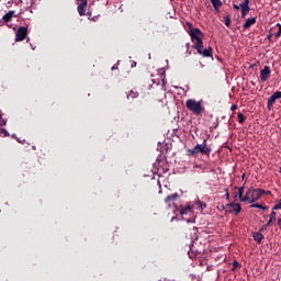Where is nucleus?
<instances>
[{
	"label": "nucleus",
	"mask_w": 281,
	"mask_h": 281,
	"mask_svg": "<svg viewBox=\"0 0 281 281\" xmlns=\"http://www.w3.org/2000/svg\"><path fill=\"white\" fill-rule=\"evenodd\" d=\"M188 34L191 37V42L193 43V49H195L198 54H200V56H203L204 58H212V46L203 48V38L205 37L203 31L196 27L194 30L188 31Z\"/></svg>",
	"instance_id": "obj_1"
},
{
	"label": "nucleus",
	"mask_w": 281,
	"mask_h": 281,
	"mask_svg": "<svg viewBox=\"0 0 281 281\" xmlns=\"http://www.w3.org/2000/svg\"><path fill=\"white\" fill-rule=\"evenodd\" d=\"M211 153L212 148L207 146V138H205L202 144H198L194 148L187 150L188 157H196L199 154L210 157Z\"/></svg>",
	"instance_id": "obj_2"
},
{
	"label": "nucleus",
	"mask_w": 281,
	"mask_h": 281,
	"mask_svg": "<svg viewBox=\"0 0 281 281\" xmlns=\"http://www.w3.org/2000/svg\"><path fill=\"white\" fill-rule=\"evenodd\" d=\"M186 106L193 115H201L205 113V106H203V100L196 101L194 99H189L186 101Z\"/></svg>",
	"instance_id": "obj_3"
},
{
	"label": "nucleus",
	"mask_w": 281,
	"mask_h": 281,
	"mask_svg": "<svg viewBox=\"0 0 281 281\" xmlns=\"http://www.w3.org/2000/svg\"><path fill=\"white\" fill-rule=\"evenodd\" d=\"M249 202L256 203V201H260L265 194H267V191L265 189H249Z\"/></svg>",
	"instance_id": "obj_4"
},
{
	"label": "nucleus",
	"mask_w": 281,
	"mask_h": 281,
	"mask_svg": "<svg viewBox=\"0 0 281 281\" xmlns=\"http://www.w3.org/2000/svg\"><path fill=\"white\" fill-rule=\"evenodd\" d=\"M26 36H27V27L20 26L15 32V43H21V41H25Z\"/></svg>",
	"instance_id": "obj_5"
},
{
	"label": "nucleus",
	"mask_w": 281,
	"mask_h": 281,
	"mask_svg": "<svg viewBox=\"0 0 281 281\" xmlns=\"http://www.w3.org/2000/svg\"><path fill=\"white\" fill-rule=\"evenodd\" d=\"M235 190H238L236 196H238L241 203H247V201H249V191H247L245 194V187H235ZM243 194H245V196H243Z\"/></svg>",
	"instance_id": "obj_6"
},
{
	"label": "nucleus",
	"mask_w": 281,
	"mask_h": 281,
	"mask_svg": "<svg viewBox=\"0 0 281 281\" xmlns=\"http://www.w3.org/2000/svg\"><path fill=\"white\" fill-rule=\"evenodd\" d=\"M77 12L80 16H85L87 14V5L89 4L88 0H78Z\"/></svg>",
	"instance_id": "obj_7"
},
{
	"label": "nucleus",
	"mask_w": 281,
	"mask_h": 281,
	"mask_svg": "<svg viewBox=\"0 0 281 281\" xmlns=\"http://www.w3.org/2000/svg\"><path fill=\"white\" fill-rule=\"evenodd\" d=\"M281 99V91H276L269 99L267 102V109L269 111H271V109H273V104H276V100H280Z\"/></svg>",
	"instance_id": "obj_8"
},
{
	"label": "nucleus",
	"mask_w": 281,
	"mask_h": 281,
	"mask_svg": "<svg viewBox=\"0 0 281 281\" xmlns=\"http://www.w3.org/2000/svg\"><path fill=\"white\" fill-rule=\"evenodd\" d=\"M269 76H271V68H269V66H265L263 69L260 70L261 82H267V80H269Z\"/></svg>",
	"instance_id": "obj_9"
},
{
	"label": "nucleus",
	"mask_w": 281,
	"mask_h": 281,
	"mask_svg": "<svg viewBox=\"0 0 281 281\" xmlns=\"http://www.w3.org/2000/svg\"><path fill=\"white\" fill-rule=\"evenodd\" d=\"M179 199V193H173L165 198V203L170 207Z\"/></svg>",
	"instance_id": "obj_10"
},
{
	"label": "nucleus",
	"mask_w": 281,
	"mask_h": 281,
	"mask_svg": "<svg viewBox=\"0 0 281 281\" xmlns=\"http://www.w3.org/2000/svg\"><path fill=\"white\" fill-rule=\"evenodd\" d=\"M240 10H241V19H245L249 10H251L249 8V0H245L243 3H240Z\"/></svg>",
	"instance_id": "obj_11"
},
{
	"label": "nucleus",
	"mask_w": 281,
	"mask_h": 281,
	"mask_svg": "<svg viewBox=\"0 0 281 281\" xmlns=\"http://www.w3.org/2000/svg\"><path fill=\"white\" fill-rule=\"evenodd\" d=\"M276 216H278V213H276V211H272L269 221L260 228V232H265L267 227H271V223L276 222Z\"/></svg>",
	"instance_id": "obj_12"
},
{
	"label": "nucleus",
	"mask_w": 281,
	"mask_h": 281,
	"mask_svg": "<svg viewBox=\"0 0 281 281\" xmlns=\"http://www.w3.org/2000/svg\"><path fill=\"white\" fill-rule=\"evenodd\" d=\"M240 210H243L241 206H240V204H239V203H236L235 207H233V209H231V210H226V212H227L228 214H235V216H238V214H240Z\"/></svg>",
	"instance_id": "obj_13"
},
{
	"label": "nucleus",
	"mask_w": 281,
	"mask_h": 281,
	"mask_svg": "<svg viewBox=\"0 0 281 281\" xmlns=\"http://www.w3.org/2000/svg\"><path fill=\"white\" fill-rule=\"evenodd\" d=\"M188 256L191 260H194L199 256V251L194 250V245L189 246Z\"/></svg>",
	"instance_id": "obj_14"
},
{
	"label": "nucleus",
	"mask_w": 281,
	"mask_h": 281,
	"mask_svg": "<svg viewBox=\"0 0 281 281\" xmlns=\"http://www.w3.org/2000/svg\"><path fill=\"white\" fill-rule=\"evenodd\" d=\"M192 213V205L187 204L186 206H181L180 207V214L181 216L186 215V214H190Z\"/></svg>",
	"instance_id": "obj_15"
},
{
	"label": "nucleus",
	"mask_w": 281,
	"mask_h": 281,
	"mask_svg": "<svg viewBox=\"0 0 281 281\" xmlns=\"http://www.w3.org/2000/svg\"><path fill=\"white\" fill-rule=\"evenodd\" d=\"M14 18V11H9L8 13H5L3 16H2V21L4 23H10V21H12V19Z\"/></svg>",
	"instance_id": "obj_16"
},
{
	"label": "nucleus",
	"mask_w": 281,
	"mask_h": 281,
	"mask_svg": "<svg viewBox=\"0 0 281 281\" xmlns=\"http://www.w3.org/2000/svg\"><path fill=\"white\" fill-rule=\"evenodd\" d=\"M250 25H256V18L247 19L246 22L243 24V29L249 30Z\"/></svg>",
	"instance_id": "obj_17"
},
{
	"label": "nucleus",
	"mask_w": 281,
	"mask_h": 281,
	"mask_svg": "<svg viewBox=\"0 0 281 281\" xmlns=\"http://www.w3.org/2000/svg\"><path fill=\"white\" fill-rule=\"evenodd\" d=\"M261 231L255 233L252 235L254 240H256V243H258L260 245V243H262V239L265 238V235H262V233H260Z\"/></svg>",
	"instance_id": "obj_18"
},
{
	"label": "nucleus",
	"mask_w": 281,
	"mask_h": 281,
	"mask_svg": "<svg viewBox=\"0 0 281 281\" xmlns=\"http://www.w3.org/2000/svg\"><path fill=\"white\" fill-rule=\"evenodd\" d=\"M135 98H139V92L135 90H131L127 94V100H135Z\"/></svg>",
	"instance_id": "obj_19"
},
{
	"label": "nucleus",
	"mask_w": 281,
	"mask_h": 281,
	"mask_svg": "<svg viewBox=\"0 0 281 281\" xmlns=\"http://www.w3.org/2000/svg\"><path fill=\"white\" fill-rule=\"evenodd\" d=\"M211 3L213 5V8H215V10H218V8H221V5H223V2H221V0H211Z\"/></svg>",
	"instance_id": "obj_20"
},
{
	"label": "nucleus",
	"mask_w": 281,
	"mask_h": 281,
	"mask_svg": "<svg viewBox=\"0 0 281 281\" xmlns=\"http://www.w3.org/2000/svg\"><path fill=\"white\" fill-rule=\"evenodd\" d=\"M237 117H238L239 124H244L245 120H247V117H245L243 113H238Z\"/></svg>",
	"instance_id": "obj_21"
},
{
	"label": "nucleus",
	"mask_w": 281,
	"mask_h": 281,
	"mask_svg": "<svg viewBox=\"0 0 281 281\" xmlns=\"http://www.w3.org/2000/svg\"><path fill=\"white\" fill-rule=\"evenodd\" d=\"M224 24L226 27H229L232 25V20L229 19V15L224 16Z\"/></svg>",
	"instance_id": "obj_22"
},
{
	"label": "nucleus",
	"mask_w": 281,
	"mask_h": 281,
	"mask_svg": "<svg viewBox=\"0 0 281 281\" xmlns=\"http://www.w3.org/2000/svg\"><path fill=\"white\" fill-rule=\"evenodd\" d=\"M250 207H257V210H267V206H263L262 204H258V203H256V204H252Z\"/></svg>",
	"instance_id": "obj_23"
},
{
	"label": "nucleus",
	"mask_w": 281,
	"mask_h": 281,
	"mask_svg": "<svg viewBox=\"0 0 281 281\" xmlns=\"http://www.w3.org/2000/svg\"><path fill=\"white\" fill-rule=\"evenodd\" d=\"M186 25H187V32H192V30H196V27H193L192 23L190 22H187Z\"/></svg>",
	"instance_id": "obj_24"
},
{
	"label": "nucleus",
	"mask_w": 281,
	"mask_h": 281,
	"mask_svg": "<svg viewBox=\"0 0 281 281\" xmlns=\"http://www.w3.org/2000/svg\"><path fill=\"white\" fill-rule=\"evenodd\" d=\"M7 121L3 119V114L0 112V126H5Z\"/></svg>",
	"instance_id": "obj_25"
},
{
	"label": "nucleus",
	"mask_w": 281,
	"mask_h": 281,
	"mask_svg": "<svg viewBox=\"0 0 281 281\" xmlns=\"http://www.w3.org/2000/svg\"><path fill=\"white\" fill-rule=\"evenodd\" d=\"M240 267V263L238 261L233 262V269L232 271H236Z\"/></svg>",
	"instance_id": "obj_26"
},
{
	"label": "nucleus",
	"mask_w": 281,
	"mask_h": 281,
	"mask_svg": "<svg viewBox=\"0 0 281 281\" xmlns=\"http://www.w3.org/2000/svg\"><path fill=\"white\" fill-rule=\"evenodd\" d=\"M0 135H2V137H8L9 134L4 128H0Z\"/></svg>",
	"instance_id": "obj_27"
},
{
	"label": "nucleus",
	"mask_w": 281,
	"mask_h": 281,
	"mask_svg": "<svg viewBox=\"0 0 281 281\" xmlns=\"http://www.w3.org/2000/svg\"><path fill=\"white\" fill-rule=\"evenodd\" d=\"M272 210H281V199L278 200V203L272 207Z\"/></svg>",
	"instance_id": "obj_28"
},
{
	"label": "nucleus",
	"mask_w": 281,
	"mask_h": 281,
	"mask_svg": "<svg viewBox=\"0 0 281 281\" xmlns=\"http://www.w3.org/2000/svg\"><path fill=\"white\" fill-rule=\"evenodd\" d=\"M277 26L279 27V31L276 33V37L279 38V36H281V24L278 23Z\"/></svg>",
	"instance_id": "obj_29"
},
{
	"label": "nucleus",
	"mask_w": 281,
	"mask_h": 281,
	"mask_svg": "<svg viewBox=\"0 0 281 281\" xmlns=\"http://www.w3.org/2000/svg\"><path fill=\"white\" fill-rule=\"evenodd\" d=\"M235 205H236V203L232 202V203L226 204V207H232V209H234Z\"/></svg>",
	"instance_id": "obj_30"
},
{
	"label": "nucleus",
	"mask_w": 281,
	"mask_h": 281,
	"mask_svg": "<svg viewBox=\"0 0 281 281\" xmlns=\"http://www.w3.org/2000/svg\"><path fill=\"white\" fill-rule=\"evenodd\" d=\"M153 85H159V79H151Z\"/></svg>",
	"instance_id": "obj_31"
},
{
	"label": "nucleus",
	"mask_w": 281,
	"mask_h": 281,
	"mask_svg": "<svg viewBox=\"0 0 281 281\" xmlns=\"http://www.w3.org/2000/svg\"><path fill=\"white\" fill-rule=\"evenodd\" d=\"M236 109H238V105H236V104L231 106V111H236Z\"/></svg>",
	"instance_id": "obj_32"
},
{
	"label": "nucleus",
	"mask_w": 281,
	"mask_h": 281,
	"mask_svg": "<svg viewBox=\"0 0 281 281\" xmlns=\"http://www.w3.org/2000/svg\"><path fill=\"white\" fill-rule=\"evenodd\" d=\"M233 8H234V10H240V4L239 5L238 4H234Z\"/></svg>",
	"instance_id": "obj_33"
},
{
	"label": "nucleus",
	"mask_w": 281,
	"mask_h": 281,
	"mask_svg": "<svg viewBox=\"0 0 281 281\" xmlns=\"http://www.w3.org/2000/svg\"><path fill=\"white\" fill-rule=\"evenodd\" d=\"M277 224H278V227H280L281 229V217L278 220Z\"/></svg>",
	"instance_id": "obj_34"
},
{
	"label": "nucleus",
	"mask_w": 281,
	"mask_h": 281,
	"mask_svg": "<svg viewBox=\"0 0 281 281\" xmlns=\"http://www.w3.org/2000/svg\"><path fill=\"white\" fill-rule=\"evenodd\" d=\"M221 210H225V212H227V205H222Z\"/></svg>",
	"instance_id": "obj_35"
},
{
	"label": "nucleus",
	"mask_w": 281,
	"mask_h": 281,
	"mask_svg": "<svg viewBox=\"0 0 281 281\" xmlns=\"http://www.w3.org/2000/svg\"><path fill=\"white\" fill-rule=\"evenodd\" d=\"M132 67H137V61H133Z\"/></svg>",
	"instance_id": "obj_36"
},
{
	"label": "nucleus",
	"mask_w": 281,
	"mask_h": 281,
	"mask_svg": "<svg viewBox=\"0 0 281 281\" xmlns=\"http://www.w3.org/2000/svg\"><path fill=\"white\" fill-rule=\"evenodd\" d=\"M225 196H226L227 201H229V192H226Z\"/></svg>",
	"instance_id": "obj_37"
},
{
	"label": "nucleus",
	"mask_w": 281,
	"mask_h": 281,
	"mask_svg": "<svg viewBox=\"0 0 281 281\" xmlns=\"http://www.w3.org/2000/svg\"><path fill=\"white\" fill-rule=\"evenodd\" d=\"M161 80H162V85H166V80H164V76H160Z\"/></svg>",
	"instance_id": "obj_38"
},
{
	"label": "nucleus",
	"mask_w": 281,
	"mask_h": 281,
	"mask_svg": "<svg viewBox=\"0 0 281 281\" xmlns=\"http://www.w3.org/2000/svg\"><path fill=\"white\" fill-rule=\"evenodd\" d=\"M115 69H117V67H115V66H113V67L111 68L112 71H115Z\"/></svg>",
	"instance_id": "obj_39"
},
{
	"label": "nucleus",
	"mask_w": 281,
	"mask_h": 281,
	"mask_svg": "<svg viewBox=\"0 0 281 281\" xmlns=\"http://www.w3.org/2000/svg\"><path fill=\"white\" fill-rule=\"evenodd\" d=\"M268 38H271V35H268Z\"/></svg>",
	"instance_id": "obj_40"
},
{
	"label": "nucleus",
	"mask_w": 281,
	"mask_h": 281,
	"mask_svg": "<svg viewBox=\"0 0 281 281\" xmlns=\"http://www.w3.org/2000/svg\"><path fill=\"white\" fill-rule=\"evenodd\" d=\"M279 172L281 173V167H280V170H279Z\"/></svg>",
	"instance_id": "obj_41"
}]
</instances>
